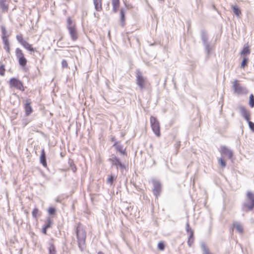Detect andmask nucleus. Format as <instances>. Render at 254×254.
Instances as JSON below:
<instances>
[{
	"instance_id": "29",
	"label": "nucleus",
	"mask_w": 254,
	"mask_h": 254,
	"mask_svg": "<svg viewBox=\"0 0 254 254\" xmlns=\"http://www.w3.org/2000/svg\"><path fill=\"white\" fill-rule=\"evenodd\" d=\"M6 69L5 65L2 64L0 65V75L3 76L5 75Z\"/></svg>"
},
{
	"instance_id": "3",
	"label": "nucleus",
	"mask_w": 254,
	"mask_h": 254,
	"mask_svg": "<svg viewBox=\"0 0 254 254\" xmlns=\"http://www.w3.org/2000/svg\"><path fill=\"white\" fill-rule=\"evenodd\" d=\"M246 196L248 202L244 204V209L246 211L252 210L254 208V193L248 191Z\"/></svg>"
},
{
	"instance_id": "25",
	"label": "nucleus",
	"mask_w": 254,
	"mask_h": 254,
	"mask_svg": "<svg viewBox=\"0 0 254 254\" xmlns=\"http://www.w3.org/2000/svg\"><path fill=\"white\" fill-rule=\"evenodd\" d=\"M32 216L37 219V217L39 216L41 214L39 209L37 208H35L32 212Z\"/></svg>"
},
{
	"instance_id": "26",
	"label": "nucleus",
	"mask_w": 254,
	"mask_h": 254,
	"mask_svg": "<svg viewBox=\"0 0 254 254\" xmlns=\"http://www.w3.org/2000/svg\"><path fill=\"white\" fill-rule=\"evenodd\" d=\"M67 29H69L70 27H74L76 26L75 23H73L72 20L70 17H68L67 19Z\"/></svg>"
},
{
	"instance_id": "38",
	"label": "nucleus",
	"mask_w": 254,
	"mask_h": 254,
	"mask_svg": "<svg viewBox=\"0 0 254 254\" xmlns=\"http://www.w3.org/2000/svg\"><path fill=\"white\" fill-rule=\"evenodd\" d=\"M249 127L252 131L254 132V123L252 122L249 121H248Z\"/></svg>"
},
{
	"instance_id": "11",
	"label": "nucleus",
	"mask_w": 254,
	"mask_h": 254,
	"mask_svg": "<svg viewBox=\"0 0 254 254\" xmlns=\"http://www.w3.org/2000/svg\"><path fill=\"white\" fill-rule=\"evenodd\" d=\"M240 110L241 115L247 121V122L250 121L251 119L250 112L244 107H241L240 108Z\"/></svg>"
},
{
	"instance_id": "22",
	"label": "nucleus",
	"mask_w": 254,
	"mask_h": 254,
	"mask_svg": "<svg viewBox=\"0 0 254 254\" xmlns=\"http://www.w3.org/2000/svg\"><path fill=\"white\" fill-rule=\"evenodd\" d=\"M233 227L234 228H235L236 230L239 232L240 233H243V228L242 226L238 223H235L233 225Z\"/></svg>"
},
{
	"instance_id": "2",
	"label": "nucleus",
	"mask_w": 254,
	"mask_h": 254,
	"mask_svg": "<svg viewBox=\"0 0 254 254\" xmlns=\"http://www.w3.org/2000/svg\"><path fill=\"white\" fill-rule=\"evenodd\" d=\"M16 40L18 43L26 50L30 52H37L36 48L33 45L25 40L22 34H19L16 36Z\"/></svg>"
},
{
	"instance_id": "21",
	"label": "nucleus",
	"mask_w": 254,
	"mask_h": 254,
	"mask_svg": "<svg viewBox=\"0 0 254 254\" xmlns=\"http://www.w3.org/2000/svg\"><path fill=\"white\" fill-rule=\"evenodd\" d=\"M231 7L233 10L234 13L237 16L240 17L241 15V11L237 5H232Z\"/></svg>"
},
{
	"instance_id": "19",
	"label": "nucleus",
	"mask_w": 254,
	"mask_h": 254,
	"mask_svg": "<svg viewBox=\"0 0 254 254\" xmlns=\"http://www.w3.org/2000/svg\"><path fill=\"white\" fill-rule=\"evenodd\" d=\"M112 5L113 6V11L116 13L120 6V0H111Z\"/></svg>"
},
{
	"instance_id": "41",
	"label": "nucleus",
	"mask_w": 254,
	"mask_h": 254,
	"mask_svg": "<svg viewBox=\"0 0 254 254\" xmlns=\"http://www.w3.org/2000/svg\"><path fill=\"white\" fill-rule=\"evenodd\" d=\"M3 48L5 50V51H6V52L8 54H10V45H6V46H3Z\"/></svg>"
},
{
	"instance_id": "16",
	"label": "nucleus",
	"mask_w": 254,
	"mask_h": 254,
	"mask_svg": "<svg viewBox=\"0 0 254 254\" xmlns=\"http://www.w3.org/2000/svg\"><path fill=\"white\" fill-rule=\"evenodd\" d=\"M40 163L43 165V166L44 167H47L48 165L46 161V153L44 149H42L41 150V155L40 157Z\"/></svg>"
},
{
	"instance_id": "20",
	"label": "nucleus",
	"mask_w": 254,
	"mask_h": 254,
	"mask_svg": "<svg viewBox=\"0 0 254 254\" xmlns=\"http://www.w3.org/2000/svg\"><path fill=\"white\" fill-rule=\"evenodd\" d=\"M161 190V186L160 184H156L154 185V189L153 190L154 194L156 196H158L159 195Z\"/></svg>"
},
{
	"instance_id": "13",
	"label": "nucleus",
	"mask_w": 254,
	"mask_h": 254,
	"mask_svg": "<svg viewBox=\"0 0 254 254\" xmlns=\"http://www.w3.org/2000/svg\"><path fill=\"white\" fill-rule=\"evenodd\" d=\"M68 30L69 31L71 39L73 41H76L78 38L76 26L74 27H70Z\"/></svg>"
},
{
	"instance_id": "32",
	"label": "nucleus",
	"mask_w": 254,
	"mask_h": 254,
	"mask_svg": "<svg viewBox=\"0 0 254 254\" xmlns=\"http://www.w3.org/2000/svg\"><path fill=\"white\" fill-rule=\"evenodd\" d=\"M157 247L160 251H163L165 249V244L163 242H159Z\"/></svg>"
},
{
	"instance_id": "12",
	"label": "nucleus",
	"mask_w": 254,
	"mask_h": 254,
	"mask_svg": "<svg viewBox=\"0 0 254 254\" xmlns=\"http://www.w3.org/2000/svg\"><path fill=\"white\" fill-rule=\"evenodd\" d=\"M126 11L124 8L120 10V23L122 27L126 25Z\"/></svg>"
},
{
	"instance_id": "9",
	"label": "nucleus",
	"mask_w": 254,
	"mask_h": 254,
	"mask_svg": "<svg viewBox=\"0 0 254 254\" xmlns=\"http://www.w3.org/2000/svg\"><path fill=\"white\" fill-rule=\"evenodd\" d=\"M11 0H0V8L2 12H7Z\"/></svg>"
},
{
	"instance_id": "23",
	"label": "nucleus",
	"mask_w": 254,
	"mask_h": 254,
	"mask_svg": "<svg viewBox=\"0 0 254 254\" xmlns=\"http://www.w3.org/2000/svg\"><path fill=\"white\" fill-rule=\"evenodd\" d=\"M250 53V50L249 46H246L243 48L241 52V55L245 57V56L249 55Z\"/></svg>"
},
{
	"instance_id": "37",
	"label": "nucleus",
	"mask_w": 254,
	"mask_h": 254,
	"mask_svg": "<svg viewBox=\"0 0 254 254\" xmlns=\"http://www.w3.org/2000/svg\"><path fill=\"white\" fill-rule=\"evenodd\" d=\"M203 254H211L208 248L205 245L203 246Z\"/></svg>"
},
{
	"instance_id": "18",
	"label": "nucleus",
	"mask_w": 254,
	"mask_h": 254,
	"mask_svg": "<svg viewBox=\"0 0 254 254\" xmlns=\"http://www.w3.org/2000/svg\"><path fill=\"white\" fill-rule=\"evenodd\" d=\"M110 161L112 162V164L116 166L120 167L121 168H124V165L121 162L119 159L116 157H114L110 159Z\"/></svg>"
},
{
	"instance_id": "6",
	"label": "nucleus",
	"mask_w": 254,
	"mask_h": 254,
	"mask_svg": "<svg viewBox=\"0 0 254 254\" xmlns=\"http://www.w3.org/2000/svg\"><path fill=\"white\" fill-rule=\"evenodd\" d=\"M136 82L141 90L145 88L147 84L146 78L143 76L142 73L139 71L136 72Z\"/></svg>"
},
{
	"instance_id": "24",
	"label": "nucleus",
	"mask_w": 254,
	"mask_h": 254,
	"mask_svg": "<svg viewBox=\"0 0 254 254\" xmlns=\"http://www.w3.org/2000/svg\"><path fill=\"white\" fill-rule=\"evenodd\" d=\"M49 254H56V248L53 243H51L49 248Z\"/></svg>"
},
{
	"instance_id": "8",
	"label": "nucleus",
	"mask_w": 254,
	"mask_h": 254,
	"mask_svg": "<svg viewBox=\"0 0 254 254\" xmlns=\"http://www.w3.org/2000/svg\"><path fill=\"white\" fill-rule=\"evenodd\" d=\"M9 84L10 87L15 88L20 91H24L25 90L23 83L17 78H11L10 79Z\"/></svg>"
},
{
	"instance_id": "33",
	"label": "nucleus",
	"mask_w": 254,
	"mask_h": 254,
	"mask_svg": "<svg viewBox=\"0 0 254 254\" xmlns=\"http://www.w3.org/2000/svg\"><path fill=\"white\" fill-rule=\"evenodd\" d=\"M1 32H2V37H8V36L7 35V31H6V28L4 26L1 27Z\"/></svg>"
},
{
	"instance_id": "28",
	"label": "nucleus",
	"mask_w": 254,
	"mask_h": 254,
	"mask_svg": "<svg viewBox=\"0 0 254 254\" xmlns=\"http://www.w3.org/2000/svg\"><path fill=\"white\" fill-rule=\"evenodd\" d=\"M248 62L249 59L246 57H244L243 60L241 64V67L244 68L246 66H247Z\"/></svg>"
},
{
	"instance_id": "40",
	"label": "nucleus",
	"mask_w": 254,
	"mask_h": 254,
	"mask_svg": "<svg viewBox=\"0 0 254 254\" xmlns=\"http://www.w3.org/2000/svg\"><path fill=\"white\" fill-rule=\"evenodd\" d=\"M47 221H48L47 224H46L44 227L45 228H46L47 229H48L49 228H50L51 226L52 221L51 219H48Z\"/></svg>"
},
{
	"instance_id": "31",
	"label": "nucleus",
	"mask_w": 254,
	"mask_h": 254,
	"mask_svg": "<svg viewBox=\"0 0 254 254\" xmlns=\"http://www.w3.org/2000/svg\"><path fill=\"white\" fill-rule=\"evenodd\" d=\"M114 146H115L116 149L118 151H119V152H120L121 153H123V154H125V151L122 150V147L120 145H117V142H116L114 144Z\"/></svg>"
},
{
	"instance_id": "17",
	"label": "nucleus",
	"mask_w": 254,
	"mask_h": 254,
	"mask_svg": "<svg viewBox=\"0 0 254 254\" xmlns=\"http://www.w3.org/2000/svg\"><path fill=\"white\" fill-rule=\"evenodd\" d=\"M93 3L96 11H101L102 10V0H93Z\"/></svg>"
},
{
	"instance_id": "5",
	"label": "nucleus",
	"mask_w": 254,
	"mask_h": 254,
	"mask_svg": "<svg viewBox=\"0 0 254 254\" xmlns=\"http://www.w3.org/2000/svg\"><path fill=\"white\" fill-rule=\"evenodd\" d=\"M15 56L19 65L22 67H25L27 64V60L23 51L21 49L17 48L15 49Z\"/></svg>"
},
{
	"instance_id": "42",
	"label": "nucleus",
	"mask_w": 254,
	"mask_h": 254,
	"mask_svg": "<svg viewBox=\"0 0 254 254\" xmlns=\"http://www.w3.org/2000/svg\"><path fill=\"white\" fill-rule=\"evenodd\" d=\"M47 229L46 228H45V227H44L43 228L42 232L44 235L47 234Z\"/></svg>"
},
{
	"instance_id": "10",
	"label": "nucleus",
	"mask_w": 254,
	"mask_h": 254,
	"mask_svg": "<svg viewBox=\"0 0 254 254\" xmlns=\"http://www.w3.org/2000/svg\"><path fill=\"white\" fill-rule=\"evenodd\" d=\"M220 153L222 155L227 157L229 159H231L233 156L232 152L226 146L221 147Z\"/></svg>"
},
{
	"instance_id": "1",
	"label": "nucleus",
	"mask_w": 254,
	"mask_h": 254,
	"mask_svg": "<svg viewBox=\"0 0 254 254\" xmlns=\"http://www.w3.org/2000/svg\"><path fill=\"white\" fill-rule=\"evenodd\" d=\"M76 232L78 247L83 251L85 248L86 233L80 224L77 225Z\"/></svg>"
},
{
	"instance_id": "43",
	"label": "nucleus",
	"mask_w": 254,
	"mask_h": 254,
	"mask_svg": "<svg viewBox=\"0 0 254 254\" xmlns=\"http://www.w3.org/2000/svg\"><path fill=\"white\" fill-rule=\"evenodd\" d=\"M98 254H104L103 253L101 252H99Z\"/></svg>"
},
{
	"instance_id": "4",
	"label": "nucleus",
	"mask_w": 254,
	"mask_h": 254,
	"mask_svg": "<svg viewBox=\"0 0 254 254\" xmlns=\"http://www.w3.org/2000/svg\"><path fill=\"white\" fill-rule=\"evenodd\" d=\"M150 122L151 127L153 132L157 137H160L161 136V132L159 122L156 117L151 116L150 118Z\"/></svg>"
},
{
	"instance_id": "35",
	"label": "nucleus",
	"mask_w": 254,
	"mask_h": 254,
	"mask_svg": "<svg viewBox=\"0 0 254 254\" xmlns=\"http://www.w3.org/2000/svg\"><path fill=\"white\" fill-rule=\"evenodd\" d=\"M56 211V209L54 207H50L48 210V212L50 215H53L55 214Z\"/></svg>"
},
{
	"instance_id": "30",
	"label": "nucleus",
	"mask_w": 254,
	"mask_h": 254,
	"mask_svg": "<svg viewBox=\"0 0 254 254\" xmlns=\"http://www.w3.org/2000/svg\"><path fill=\"white\" fill-rule=\"evenodd\" d=\"M249 105L251 108L254 107V96L253 94H251L249 97Z\"/></svg>"
},
{
	"instance_id": "39",
	"label": "nucleus",
	"mask_w": 254,
	"mask_h": 254,
	"mask_svg": "<svg viewBox=\"0 0 254 254\" xmlns=\"http://www.w3.org/2000/svg\"><path fill=\"white\" fill-rule=\"evenodd\" d=\"M62 65L63 68H67L68 64L66 60H63L62 62Z\"/></svg>"
},
{
	"instance_id": "15",
	"label": "nucleus",
	"mask_w": 254,
	"mask_h": 254,
	"mask_svg": "<svg viewBox=\"0 0 254 254\" xmlns=\"http://www.w3.org/2000/svg\"><path fill=\"white\" fill-rule=\"evenodd\" d=\"M24 108L26 116L30 115L33 112L32 108L31 106V103L29 100H26V103L24 105Z\"/></svg>"
},
{
	"instance_id": "36",
	"label": "nucleus",
	"mask_w": 254,
	"mask_h": 254,
	"mask_svg": "<svg viewBox=\"0 0 254 254\" xmlns=\"http://www.w3.org/2000/svg\"><path fill=\"white\" fill-rule=\"evenodd\" d=\"M219 162L222 168L225 167L226 164L224 159L221 158L219 159Z\"/></svg>"
},
{
	"instance_id": "34",
	"label": "nucleus",
	"mask_w": 254,
	"mask_h": 254,
	"mask_svg": "<svg viewBox=\"0 0 254 254\" xmlns=\"http://www.w3.org/2000/svg\"><path fill=\"white\" fill-rule=\"evenodd\" d=\"M2 42L4 46L9 45V43L8 39V37H2Z\"/></svg>"
},
{
	"instance_id": "27",
	"label": "nucleus",
	"mask_w": 254,
	"mask_h": 254,
	"mask_svg": "<svg viewBox=\"0 0 254 254\" xmlns=\"http://www.w3.org/2000/svg\"><path fill=\"white\" fill-rule=\"evenodd\" d=\"M116 178H117L116 176H114L113 175H110L107 180V182L108 184H109L110 185H112L113 184L114 181L115 180H116Z\"/></svg>"
},
{
	"instance_id": "14",
	"label": "nucleus",
	"mask_w": 254,
	"mask_h": 254,
	"mask_svg": "<svg viewBox=\"0 0 254 254\" xmlns=\"http://www.w3.org/2000/svg\"><path fill=\"white\" fill-rule=\"evenodd\" d=\"M187 231L189 234V237L188 240V244L189 247H191L192 244H193L194 238L193 236V231L190 228H189V226L188 225V228L187 229Z\"/></svg>"
},
{
	"instance_id": "7",
	"label": "nucleus",
	"mask_w": 254,
	"mask_h": 254,
	"mask_svg": "<svg viewBox=\"0 0 254 254\" xmlns=\"http://www.w3.org/2000/svg\"><path fill=\"white\" fill-rule=\"evenodd\" d=\"M232 86L234 92L238 94H247L248 93L247 89L241 86L240 81L237 79H235L232 82Z\"/></svg>"
}]
</instances>
